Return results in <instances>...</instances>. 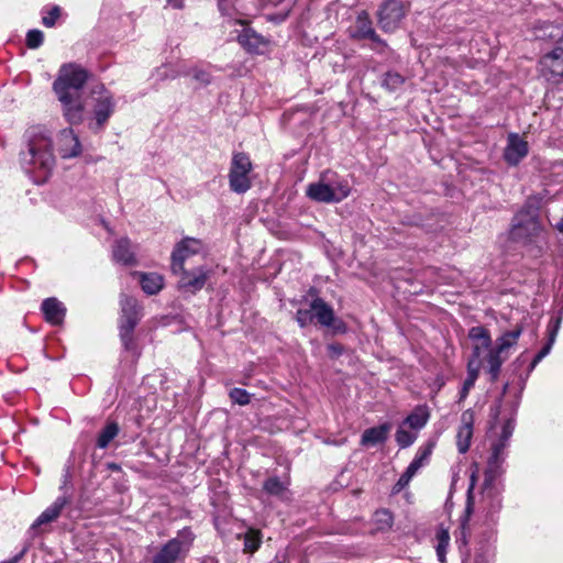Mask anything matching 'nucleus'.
Segmentation results:
<instances>
[{
	"label": "nucleus",
	"mask_w": 563,
	"mask_h": 563,
	"mask_svg": "<svg viewBox=\"0 0 563 563\" xmlns=\"http://www.w3.org/2000/svg\"><path fill=\"white\" fill-rule=\"evenodd\" d=\"M346 33L352 41H369V49L379 56L387 57L394 53L387 41L376 32L373 20L366 10H361L357 13L354 22L347 27Z\"/></svg>",
	"instance_id": "nucleus-4"
},
{
	"label": "nucleus",
	"mask_w": 563,
	"mask_h": 563,
	"mask_svg": "<svg viewBox=\"0 0 563 563\" xmlns=\"http://www.w3.org/2000/svg\"><path fill=\"white\" fill-rule=\"evenodd\" d=\"M475 482H476V475L475 473H473L471 475V483H470V487H468V490H467V503H466V507H465V511H464V515L461 519V530H462V536H463V542L465 543V538H466V525L470 520V517L472 515V511H473V501H472V496H471V493L475 486Z\"/></svg>",
	"instance_id": "nucleus-36"
},
{
	"label": "nucleus",
	"mask_w": 563,
	"mask_h": 563,
	"mask_svg": "<svg viewBox=\"0 0 563 563\" xmlns=\"http://www.w3.org/2000/svg\"><path fill=\"white\" fill-rule=\"evenodd\" d=\"M121 316L119 327L135 329L139 324L142 313L137 300L133 297L122 295L120 299Z\"/></svg>",
	"instance_id": "nucleus-15"
},
{
	"label": "nucleus",
	"mask_w": 563,
	"mask_h": 563,
	"mask_svg": "<svg viewBox=\"0 0 563 563\" xmlns=\"http://www.w3.org/2000/svg\"><path fill=\"white\" fill-rule=\"evenodd\" d=\"M508 355H504L501 353H497L495 350L490 349L487 354V363H488V374L490 375V382H496L499 377L501 366L504 362L507 360Z\"/></svg>",
	"instance_id": "nucleus-29"
},
{
	"label": "nucleus",
	"mask_w": 563,
	"mask_h": 563,
	"mask_svg": "<svg viewBox=\"0 0 563 563\" xmlns=\"http://www.w3.org/2000/svg\"><path fill=\"white\" fill-rule=\"evenodd\" d=\"M515 430V418H508L501 428V433L498 437L499 439H503L504 441H510V438Z\"/></svg>",
	"instance_id": "nucleus-46"
},
{
	"label": "nucleus",
	"mask_w": 563,
	"mask_h": 563,
	"mask_svg": "<svg viewBox=\"0 0 563 563\" xmlns=\"http://www.w3.org/2000/svg\"><path fill=\"white\" fill-rule=\"evenodd\" d=\"M499 478V476L484 475L482 485V504L486 511V516L492 520L501 509L503 486L498 483Z\"/></svg>",
	"instance_id": "nucleus-9"
},
{
	"label": "nucleus",
	"mask_w": 563,
	"mask_h": 563,
	"mask_svg": "<svg viewBox=\"0 0 563 563\" xmlns=\"http://www.w3.org/2000/svg\"><path fill=\"white\" fill-rule=\"evenodd\" d=\"M58 152L62 158L76 157L81 153L80 142L71 129H64L59 132Z\"/></svg>",
	"instance_id": "nucleus-19"
},
{
	"label": "nucleus",
	"mask_w": 563,
	"mask_h": 563,
	"mask_svg": "<svg viewBox=\"0 0 563 563\" xmlns=\"http://www.w3.org/2000/svg\"><path fill=\"white\" fill-rule=\"evenodd\" d=\"M310 307L313 310L314 320L322 327L331 328L335 333H344L346 324L334 314L333 308L322 298L316 297L311 300Z\"/></svg>",
	"instance_id": "nucleus-10"
},
{
	"label": "nucleus",
	"mask_w": 563,
	"mask_h": 563,
	"mask_svg": "<svg viewBox=\"0 0 563 563\" xmlns=\"http://www.w3.org/2000/svg\"><path fill=\"white\" fill-rule=\"evenodd\" d=\"M120 428L115 421L108 422L104 428L100 431L96 445L99 449H106L111 441L119 434Z\"/></svg>",
	"instance_id": "nucleus-31"
},
{
	"label": "nucleus",
	"mask_w": 563,
	"mask_h": 563,
	"mask_svg": "<svg viewBox=\"0 0 563 563\" xmlns=\"http://www.w3.org/2000/svg\"><path fill=\"white\" fill-rule=\"evenodd\" d=\"M522 327L517 324L512 330L505 331L497 340L496 345L493 347L497 353L508 355L507 351L515 346L522 334Z\"/></svg>",
	"instance_id": "nucleus-25"
},
{
	"label": "nucleus",
	"mask_w": 563,
	"mask_h": 563,
	"mask_svg": "<svg viewBox=\"0 0 563 563\" xmlns=\"http://www.w3.org/2000/svg\"><path fill=\"white\" fill-rule=\"evenodd\" d=\"M416 474L409 470L408 467L406 468V471L400 475L398 482L396 483L394 489L396 492H400L402 488H405L409 482L411 481V478L415 476Z\"/></svg>",
	"instance_id": "nucleus-47"
},
{
	"label": "nucleus",
	"mask_w": 563,
	"mask_h": 563,
	"mask_svg": "<svg viewBox=\"0 0 563 563\" xmlns=\"http://www.w3.org/2000/svg\"><path fill=\"white\" fill-rule=\"evenodd\" d=\"M482 362L468 361L467 362V376L463 382L462 388L460 390L459 401H463L467 396L470 390L474 387L475 382L478 378L479 369Z\"/></svg>",
	"instance_id": "nucleus-26"
},
{
	"label": "nucleus",
	"mask_w": 563,
	"mask_h": 563,
	"mask_svg": "<svg viewBox=\"0 0 563 563\" xmlns=\"http://www.w3.org/2000/svg\"><path fill=\"white\" fill-rule=\"evenodd\" d=\"M541 75L552 84L563 80V33L554 48L540 59Z\"/></svg>",
	"instance_id": "nucleus-8"
},
{
	"label": "nucleus",
	"mask_w": 563,
	"mask_h": 563,
	"mask_svg": "<svg viewBox=\"0 0 563 563\" xmlns=\"http://www.w3.org/2000/svg\"><path fill=\"white\" fill-rule=\"evenodd\" d=\"M462 424L456 434V445L461 454H465L471 445L473 437L474 412L471 409L465 410L461 416Z\"/></svg>",
	"instance_id": "nucleus-18"
},
{
	"label": "nucleus",
	"mask_w": 563,
	"mask_h": 563,
	"mask_svg": "<svg viewBox=\"0 0 563 563\" xmlns=\"http://www.w3.org/2000/svg\"><path fill=\"white\" fill-rule=\"evenodd\" d=\"M114 111V102L111 96H102L97 99L93 107L95 123L91 125L95 130L103 128L104 123L112 115Z\"/></svg>",
	"instance_id": "nucleus-22"
},
{
	"label": "nucleus",
	"mask_w": 563,
	"mask_h": 563,
	"mask_svg": "<svg viewBox=\"0 0 563 563\" xmlns=\"http://www.w3.org/2000/svg\"><path fill=\"white\" fill-rule=\"evenodd\" d=\"M210 269L205 266H198L191 271H186L183 266V271L177 273L180 274L178 287L179 289L194 295L205 287L208 278L210 277Z\"/></svg>",
	"instance_id": "nucleus-11"
},
{
	"label": "nucleus",
	"mask_w": 563,
	"mask_h": 563,
	"mask_svg": "<svg viewBox=\"0 0 563 563\" xmlns=\"http://www.w3.org/2000/svg\"><path fill=\"white\" fill-rule=\"evenodd\" d=\"M296 321L300 328H306L314 321L313 310L310 307L309 309H298L296 312Z\"/></svg>",
	"instance_id": "nucleus-44"
},
{
	"label": "nucleus",
	"mask_w": 563,
	"mask_h": 563,
	"mask_svg": "<svg viewBox=\"0 0 563 563\" xmlns=\"http://www.w3.org/2000/svg\"><path fill=\"white\" fill-rule=\"evenodd\" d=\"M555 227L560 232H563V218L556 223Z\"/></svg>",
	"instance_id": "nucleus-57"
},
{
	"label": "nucleus",
	"mask_w": 563,
	"mask_h": 563,
	"mask_svg": "<svg viewBox=\"0 0 563 563\" xmlns=\"http://www.w3.org/2000/svg\"><path fill=\"white\" fill-rule=\"evenodd\" d=\"M429 419V413L426 408L418 407L411 412L404 421L412 429H421L426 426Z\"/></svg>",
	"instance_id": "nucleus-35"
},
{
	"label": "nucleus",
	"mask_w": 563,
	"mask_h": 563,
	"mask_svg": "<svg viewBox=\"0 0 563 563\" xmlns=\"http://www.w3.org/2000/svg\"><path fill=\"white\" fill-rule=\"evenodd\" d=\"M433 444L428 443L421 448H419L416 456L408 465V468L411 470L415 474L429 461L430 455L432 453Z\"/></svg>",
	"instance_id": "nucleus-33"
},
{
	"label": "nucleus",
	"mask_w": 563,
	"mask_h": 563,
	"mask_svg": "<svg viewBox=\"0 0 563 563\" xmlns=\"http://www.w3.org/2000/svg\"><path fill=\"white\" fill-rule=\"evenodd\" d=\"M110 467L113 468V470L118 468V466L115 464L110 465Z\"/></svg>",
	"instance_id": "nucleus-60"
},
{
	"label": "nucleus",
	"mask_w": 563,
	"mask_h": 563,
	"mask_svg": "<svg viewBox=\"0 0 563 563\" xmlns=\"http://www.w3.org/2000/svg\"><path fill=\"white\" fill-rule=\"evenodd\" d=\"M437 549L440 551H446L449 543H450V534L449 531L444 528H440L437 531Z\"/></svg>",
	"instance_id": "nucleus-45"
},
{
	"label": "nucleus",
	"mask_w": 563,
	"mask_h": 563,
	"mask_svg": "<svg viewBox=\"0 0 563 563\" xmlns=\"http://www.w3.org/2000/svg\"><path fill=\"white\" fill-rule=\"evenodd\" d=\"M229 397L233 404L240 406L249 405L251 401V395L243 388H232L229 393Z\"/></svg>",
	"instance_id": "nucleus-41"
},
{
	"label": "nucleus",
	"mask_w": 563,
	"mask_h": 563,
	"mask_svg": "<svg viewBox=\"0 0 563 563\" xmlns=\"http://www.w3.org/2000/svg\"><path fill=\"white\" fill-rule=\"evenodd\" d=\"M262 543V533L256 529H249L244 533V551L254 553Z\"/></svg>",
	"instance_id": "nucleus-38"
},
{
	"label": "nucleus",
	"mask_w": 563,
	"mask_h": 563,
	"mask_svg": "<svg viewBox=\"0 0 563 563\" xmlns=\"http://www.w3.org/2000/svg\"><path fill=\"white\" fill-rule=\"evenodd\" d=\"M328 184H329V187H330V189L332 191V196L331 197H332V201L333 202L342 201L351 192V187H350L347 180H345V179L332 180V179L328 178Z\"/></svg>",
	"instance_id": "nucleus-32"
},
{
	"label": "nucleus",
	"mask_w": 563,
	"mask_h": 563,
	"mask_svg": "<svg viewBox=\"0 0 563 563\" xmlns=\"http://www.w3.org/2000/svg\"><path fill=\"white\" fill-rule=\"evenodd\" d=\"M468 338L473 341L482 343L484 350L489 349L492 345V336L489 331L483 325H476L470 329Z\"/></svg>",
	"instance_id": "nucleus-37"
},
{
	"label": "nucleus",
	"mask_w": 563,
	"mask_h": 563,
	"mask_svg": "<svg viewBox=\"0 0 563 563\" xmlns=\"http://www.w3.org/2000/svg\"><path fill=\"white\" fill-rule=\"evenodd\" d=\"M140 276L142 289L147 295H156L164 285L163 277L157 273H135Z\"/></svg>",
	"instance_id": "nucleus-27"
},
{
	"label": "nucleus",
	"mask_w": 563,
	"mask_h": 563,
	"mask_svg": "<svg viewBox=\"0 0 563 563\" xmlns=\"http://www.w3.org/2000/svg\"><path fill=\"white\" fill-rule=\"evenodd\" d=\"M29 550V547L25 545L23 547V549L18 553L15 554L13 558L9 559V560H5V561H2L0 563H18L24 555L25 553L27 552Z\"/></svg>",
	"instance_id": "nucleus-51"
},
{
	"label": "nucleus",
	"mask_w": 563,
	"mask_h": 563,
	"mask_svg": "<svg viewBox=\"0 0 563 563\" xmlns=\"http://www.w3.org/2000/svg\"><path fill=\"white\" fill-rule=\"evenodd\" d=\"M390 429L391 424L388 422L366 429L361 437V444L364 446H375L384 443L387 440Z\"/></svg>",
	"instance_id": "nucleus-24"
},
{
	"label": "nucleus",
	"mask_w": 563,
	"mask_h": 563,
	"mask_svg": "<svg viewBox=\"0 0 563 563\" xmlns=\"http://www.w3.org/2000/svg\"><path fill=\"white\" fill-rule=\"evenodd\" d=\"M508 388H509V384H508V383H506V384L504 385V387H503V394H506V393H507V390H508Z\"/></svg>",
	"instance_id": "nucleus-58"
},
{
	"label": "nucleus",
	"mask_w": 563,
	"mask_h": 563,
	"mask_svg": "<svg viewBox=\"0 0 563 563\" xmlns=\"http://www.w3.org/2000/svg\"><path fill=\"white\" fill-rule=\"evenodd\" d=\"M327 349L331 358H338L344 353V346L340 343H331Z\"/></svg>",
	"instance_id": "nucleus-49"
},
{
	"label": "nucleus",
	"mask_w": 563,
	"mask_h": 563,
	"mask_svg": "<svg viewBox=\"0 0 563 563\" xmlns=\"http://www.w3.org/2000/svg\"><path fill=\"white\" fill-rule=\"evenodd\" d=\"M562 317H553L550 319L548 324V341L543 347L536 354L528 367L527 376L534 369V367L551 352V349L555 342L559 329L561 327Z\"/></svg>",
	"instance_id": "nucleus-20"
},
{
	"label": "nucleus",
	"mask_w": 563,
	"mask_h": 563,
	"mask_svg": "<svg viewBox=\"0 0 563 563\" xmlns=\"http://www.w3.org/2000/svg\"><path fill=\"white\" fill-rule=\"evenodd\" d=\"M196 536L186 527L178 531L175 538L168 540L153 556L151 563H178L184 562L192 547Z\"/></svg>",
	"instance_id": "nucleus-5"
},
{
	"label": "nucleus",
	"mask_w": 563,
	"mask_h": 563,
	"mask_svg": "<svg viewBox=\"0 0 563 563\" xmlns=\"http://www.w3.org/2000/svg\"><path fill=\"white\" fill-rule=\"evenodd\" d=\"M483 349L484 347L482 346V343L481 344H475L474 347H473L472 357L468 361L481 362L479 357H481Z\"/></svg>",
	"instance_id": "nucleus-52"
},
{
	"label": "nucleus",
	"mask_w": 563,
	"mask_h": 563,
	"mask_svg": "<svg viewBox=\"0 0 563 563\" xmlns=\"http://www.w3.org/2000/svg\"><path fill=\"white\" fill-rule=\"evenodd\" d=\"M492 411V418L494 421H496L498 419V416H499V405H497L496 407H493L490 409Z\"/></svg>",
	"instance_id": "nucleus-54"
},
{
	"label": "nucleus",
	"mask_w": 563,
	"mask_h": 563,
	"mask_svg": "<svg viewBox=\"0 0 563 563\" xmlns=\"http://www.w3.org/2000/svg\"><path fill=\"white\" fill-rule=\"evenodd\" d=\"M112 256L115 262L126 266L136 264L134 249L128 238H121L115 241L112 250Z\"/></svg>",
	"instance_id": "nucleus-23"
},
{
	"label": "nucleus",
	"mask_w": 563,
	"mask_h": 563,
	"mask_svg": "<svg viewBox=\"0 0 563 563\" xmlns=\"http://www.w3.org/2000/svg\"><path fill=\"white\" fill-rule=\"evenodd\" d=\"M119 335L122 343L123 349L126 352L132 353L133 355H139L137 344L134 339V329H129L124 327H119Z\"/></svg>",
	"instance_id": "nucleus-34"
},
{
	"label": "nucleus",
	"mask_w": 563,
	"mask_h": 563,
	"mask_svg": "<svg viewBox=\"0 0 563 563\" xmlns=\"http://www.w3.org/2000/svg\"><path fill=\"white\" fill-rule=\"evenodd\" d=\"M192 77L195 80L200 82L202 86H208L211 82V75L210 73L203 70L194 68L192 69Z\"/></svg>",
	"instance_id": "nucleus-48"
},
{
	"label": "nucleus",
	"mask_w": 563,
	"mask_h": 563,
	"mask_svg": "<svg viewBox=\"0 0 563 563\" xmlns=\"http://www.w3.org/2000/svg\"><path fill=\"white\" fill-rule=\"evenodd\" d=\"M202 247V242L194 238H185L175 246L172 253V271L177 274L183 271L185 260L191 255L198 254Z\"/></svg>",
	"instance_id": "nucleus-12"
},
{
	"label": "nucleus",
	"mask_w": 563,
	"mask_h": 563,
	"mask_svg": "<svg viewBox=\"0 0 563 563\" xmlns=\"http://www.w3.org/2000/svg\"><path fill=\"white\" fill-rule=\"evenodd\" d=\"M88 79L89 73L85 68L77 64H65L53 82L63 114L70 124H79L84 120L82 89Z\"/></svg>",
	"instance_id": "nucleus-1"
},
{
	"label": "nucleus",
	"mask_w": 563,
	"mask_h": 563,
	"mask_svg": "<svg viewBox=\"0 0 563 563\" xmlns=\"http://www.w3.org/2000/svg\"><path fill=\"white\" fill-rule=\"evenodd\" d=\"M541 198L529 197L522 209L512 218L509 236L516 242H529L538 236L542 230L539 220Z\"/></svg>",
	"instance_id": "nucleus-3"
},
{
	"label": "nucleus",
	"mask_w": 563,
	"mask_h": 563,
	"mask_svg": "<svg viewBox=\"0 0 563 563\" xmlns=\"http://www.w3.org/2000/svg\"><path fill=\"white\" fill-rule=\"evenodd\" d=\"M239 44L250 54H264L269 41L252 27H244L238 35Z\"/></svg>",
	"instance_id": "nucleus-16"
},
{
	"label": "nucleus",
	"mask_w": 563,
	"mask_h": 563,
	"mask_svg": "<svg viewBox=\"0 0 563 563\" xmlns=\"http://www.w3.org/2000/svg\"><path fill=\"white\" fill-rule=\"evenodd\" d=\"M528 142L521 139L517 133H510L504 151L505 161L509 165L516 166L528 155Z\"/></svg>",
	"instance_id": "nucleus-17"
},
{
	"label": "nucleus",
	"mask_w": 563,
	"mask_h": 563,
	"mask_svg": "<svg viewBox=\"0 0 563 563\" xmlns=\"http://www.w3.org/2000/svg\"><path fill=\"white\" fill-rule=\"evenodd\" d=\"M307 196L318 202H333L332 201V191L327 183H313L310 184L307 188Z\"/></svg>",
	"instance_id": "nucleus-28"
},
{
	"label": "nucleus",
	"mask_w": 563,
	"mask_h": 563,
	"mask_svg": "<svg viewBox=\"0 0 563 563\" xmlns=\"http://www.w3.org/2000/svg\"><path fill=\"white\" fill-rule=\"evenodd\" d=\"M382 514H383V515H385V516H388V515H389V514H388L387 511H385V510H384Z\"/></svg>",
	"instance_id": "nucleus-61"
},
{
	"label": "nucleus",
	"mask_w": 563,
	"mask_h": 563,
	"mask_svg": "<svg viewBox=\"0 0 563 563\" xmlns=\"http://www.w3.org/2000/svg\"><path fill=\"white\" fill-rule=\"evenodd\" d=\"M396 442L401 449L410 446L416 441V434L399 428L396 432Z\"/></svg>",
	"instance_id": "nucleus-42"
},
{
	"label": "nucleus",
	"mask_w": 563,
	"mask_h": 563,
	"mask_svg": "<svg viewBox=\"0 0 563 563\" xmlns=\"http://www.w3.org/2000/svg\"><path fill=\"white\" fill-rule=\"evenodd\" d=\"M69 503L68 498L65 496H59L56 498V500L47 507L37 518L36 520L31 525L29 532L34 537L38 533H41L42 527L45 525H48L53 521H55L64 507Z\"/></svg>",
	"instance_id": "nucleus-14"
},
{
	"label": "nucleus",
	"mask_w": 563,
	"mask_h": 563,
	"mask_svg": "<svg viewBox=\"0 0 563 563\" xmlns=\"http://www.w3.org/2000/svg\"><path fill=\"white\" fill-rule=\"evenodd\" d=\"M525 362H526V360L523 358V354H521L520 356H518V357L516 358V361L514 362V364H512V365H521V364H523Z\"/></svg>",
	"instance_id": "nucleus-56"
},
{
	"label": "nucleus",
	"mask_w": 563,
	"mask_h": 563,
	"mask_svg": "<svg viewBox=\"0 0 563 563\" xmlns=\"http://www.w3.org/2000/svg\"><path fill=\"white\" fill-rule=\"evenodd\" d=\"M62 14L59 5H53L51 8H43L42 10V23L46 27L55 26L58 18Z\"/></svg>",
	"instance_id": "nucleus-39"
},
{
	"label": "nucleus",
	"mask_w": 563,
	"mask_h": 563,
	"mask_svg": "<svg viewBox=\"0 0 563 563\" xmlns=\"http://www.w3.org/2000/svg\"><path fill=\"white\" fill-rule=\"evenodd\" d=\"M409 8V3L402 0H385L382 2L376 12L379 29L386 34L395 33L400 29Z\"/></svg>",
	"instance_id": "nucleus-6"
},
{
	"label": "nucleus",
	"mask_w": 563,
	"mask_h": 563,
	"mask_svg": "<svg viewBox=\"0 0 563 563\" xmlns=\"http://www.w3.org/2000/svg\"><path fill=\"white\" fill-rule=\"evenodd\" d=\"M232 7L231 0H218V8L223 15L230 14Z\"/></svg>",
	"instance_id": "nucleus-50"
},
{
	"label": "nucleus",
	"mask_w": 563,
	"mask_h": 563,
	"mask_svg": "<svg viewBox=\"0 0 563 563\" xmlns=\"http://www.w3.org/2000/svg\"><path fill=\"white\" fill-rule=\"evenodd\" d=\"M167 3L168 5L177 10L184 8V0H167Z\"/></svg>",
	"instance_id": "nucleus-53"
},
{
	"label": "nucleus",
	"mask_w": 563,
	"mask_h": 563,
	"mask_svg": "<svg viewBox=\"0 0 563 563\" xmlns=\"http://www.w3.org/2000/svg\"><path fill=\"white\" fill-rule=\"evenodd\" d=\"M26 146L20 153V163L25 173L33 175L36 184L45 183L55 166L53 141L42 126L30 128L25 134Z\"/></svg>",
	"instance_id": "nucleus-2"
},
{
	"label": "nucleus",
	"mask_w": 563,
	"mask_h": 563,
	"mask_svg": "<svg viewBox=\"0 0 563 563\" xmlns=\"http://www.w3.org/2000/svg\"><path fill=\"white\" fill-rule=\"evenodd\" d=\"M41 310L45 320L53 325L62 324L66 314L65 306L55 297L46 298L41 305Z\"/></svg>",
	"instance_id": "nucleus-21"
},
{
	"label": "nucleus",
	"mask_w": 563,
	"mask_h": 563,
	"mask_svg": "<svg viewBox=\"0 0 563 563\" xmlns=\"http://www.w3.org/2000/svg\"><path fill=\"white\" fill-rule=\"evenodd\" d=\"M44 41V33L41 30L33 29L26 34V46L31 49L38 48Z\"/></svg>",
	"instance_id": "nucleus-43"
},
{
	"label": "nucleus",
	"mask_w": 563,
	"mask_h": 563,
	"mask_svg": "<svg viewBox=\"0 0 563 563\" xmlns=\"http://www.w3.org/2000/svg\"><path fill=\"white\" fill-rule=\"evenodd\" d=\"M445 554L446 551H440L439 549H437V555L440 562L443 563L445 561Z\"/></svg>",
	"instance_id": "nucleus-55"
},
{
	"label": "nucleus",
	"mask_w": 563,
	"mask_h": 563,
	"mask_svg": "<svg viewBox=\"0 0 563 563\" xmlns=\"http://www.w3.org/2000/svg\"><path fill=\"white\" fill-rule=\"evenodd\" d=\"M406 81V78L395 70L386 71L382 77V87L388 92H396L401 89Z\"/></svg>",
	"instance_id": "nucleus-30"
},
{
	"label": "nucleus",
	"mask_w": 563,
	"mask_h": 563,
	"mask_svg": "<svg viewBox=\"0 0 563 563\" xmlns=\"http://www.w3.org/2000/svg\"><path fill=\"white\" fill-rule=\"evenodd\" d=\"M253 165L250 156L244 152L234 153L229 172L230 189L236 194H244L251 188L250 173Z\"/></svg>",
	"instance_id": "nucleus-7"
},
{
	"label": "nucleus",
	"mask_w": 563,
	"mask_h": 563,
	"mask_svg": "<svg viewBox=\"0 0 563 563\" xmlns=\"http://www.w3.org/2000/svg\"><path fill=\"white\" fill-rule=\"evenodd\" d=\"M236 23H239V24H241V25H245V23H246V22H245V21H243V20H238V21H236Z\"/></svg>",
	"instance_id": "nucleus-59"
},
{
	"label": "nucleus",
	"mask_w": 563,
	"mask_h": 563,
	"mask_svg": "<svg viewBox=\"0 0 563 563\" xmlns=\"http://www.w3.org/2000/svg\"><path fill=\"white\" fill-rule=\"evenodd\" d=\"M263 489L269 495L279 496L285 490V485L277 476H273L264 482Z\"/></svg>",
	"instance_id": "nucleus-40"
},
{
	"label": "nucleus",
	"mask_w": 563,
	"mask_h": 563,
	"mask_svg": "<svg viewBox=\"0 0 563 563\" xmlns=\"http://www.w3.org/2000/svg\"><path fill=\"white\" fill-rule=\"evenodd\" d=\"M509 446V441H504L503 439L497 438L490 444V455L487 460V465L484 471V475H493L501 477L504 473L503 464L506 460L507 448Z\"/></svg>",
	"instance_id": "nucleus-13"
}]
</instances>
